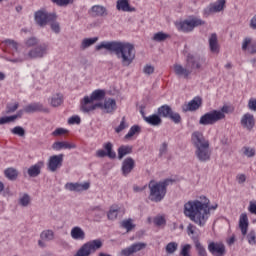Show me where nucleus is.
I'll use <instances>...</instances> for the list:
<instances>
[{
	"mask_svg": "<svg viewBox=\"0 0 256 256\" xmlns=\"http://www.w3.org/2000/svg\"><path fill=\"white\" fill-rule=\"evenodd\" d=\"M42 241H53L55 239V232L51 229L43 230L40 234Z\"/></svg>",
	"mask_w": 256,
	"mask_h": 256,
	"instance_id": "obj_36",
	"label": "nucleus"
},
{
	"mask_svg": "<svg viewBox=\"0 0 256 256\" xmlns=\"http://www.w3.org/2000/svg\"><path fill=\"white\" fill-rule=\"evenodd\" d=\"M201 25H205V21L199 18H192L191 20H184L183 22H180L178 29L179 31H183V33H191L195 27H201Z\"/></svg>",
	"mask_w": 256,
	"mask_h": 256,
	"instance_id": "obj_11",
	"label": "nucleus"
},
{
	"mask_svg": "<svg viewBox=\"0 0 256 256\" xmlns=\"http://www.w3.org/2000/svg\"><path fill=\"white\" fill-rule=\"evenodd\" d=\"M91 185L89 182H85L84 184H79V183H66L65 184V189L68 191H76L77 193L81 191H87Z\"/></svg>",
	"mask_w": 256,
	"mask_h": 256,
	"instance_id": "obj_24",
	"label": "nucleus"
},
{
	"mask_svg": "<svg viewBox=\"0 0 256 256\" xmlns=\"http://www.w3.org/2000/svg\"><path fill=\"white\" fill-rule=\"evenodd\" d=\"M192 145L195 148V156L200 163L211 161V148L209 140L205 139L202 132L195 131L191 136Z\"/></svg>",
	"mask_w": 256,
	"mask_h": 256,
	"instance_id": "obj_3",
	"label": "nucleus"
},
{
	"mask_svg": "<svg viewBox=\"0 0 256 256\" xmlns=\"http://www.w3.org/2000/svg\"><path fill=\"white\" fill-rule=\"evenodd\" d=\"M24 111L25 113H37V112L49 113L48 108L43 107V104L41 103L29 104L24 107Z\"/></svg>",
	"mask_w": 256,
	"mask_h": 256,
	"instance_id": "obj_23",
	"label": "nucleus"
},
{
	"mask_svg": "<svg viewBox=\"0 0 256 256\" xmlns=\"http://www.w3.org/2000/svg\"><path fill=\"white\" fill-rule=\"evenodd\" d=\"M91 109H102L106 113H113L117 111V101L113 98H108L104 103H96L91 105Z\"/></svg>",
	"mask_w": 256,
	"mask_h": 256,
	"instance_id": "obj_13",
	"label": "nucleus"
},
{
	"mask_svg": "<svg viewBox=\"0 0 256 256\" xmlns=\"http://www.w3.org/2000/svg\"><path fill=\"white\" fill-rule=\"evenodd\" d=\"M208 251L213 256H224L227 254V248L223 242L210 241L208 243Z\"/></svg>",
	"mask_w": 256,
	"mask_h": 256,
	"instance_id": "obj_15",
	"label": "nucleus"
},
{
	"mask_svg": "<svg viewBox=\"0 0 256 256\" xmlns=\"http://www.w3.org/2000/svg\"><path fill=\"white\" fill-rule=\"evenodd\" d=\"M99 41V37L93 38H84L80 44L81 51H85V49H89L92 45H95Z\"/></svg>",
	"mask_w": 256,
	"mask_h": 256,
	"instance_id": "obj_33",
	"label": "nucleus"
},
{
	"mask_svg": "<svg viewBox=\"0 0 256 256\" xmlns=\"http://www.w3.org/2000/svg\"><path fill=\"white\" fill-rule=\"evenodd\" d=\"M47 51H49V44L42 43L35 48L31 49L26 55L23 57H18L14 59H10L11 63H23V61H29L31 59H43L45 55H47Z\"/></svg>",
	"mask_w": 256,
	"mask_h": 256,
	"instance_id": "obj_5",
	"label": "nucleus"
},
{
	"mask_svg": "<svg viewBox=\"0 0 256 256\" xmlns=\"http://www.w3.org/2000/svg\"><path fill=\"white\" fill-rule=\"evenodd\" d=\"M166 253H168V255H173V253H175V251H177V249H179V244H177V242H169L166 247Z\"/></svg>",
	"mask_w": 256,
	"mask_h": 256,
	"instance_id": "obj_43",
	"label": "nucleus"
},
{
	"mask_svg": "<svg viewBox=\"0 0 256 256\" xmlns=\"http://www.w3.org/2000/svg\"><path fill=\"white\" fill-rule=\"evenodd\" d=\"M18 204L20 207H29L31 205V196L27 193L22 194L18 199Z\"/></svg>",
	"mask_w": 256,
	"mask_h": 256,
	"instance_id": "obj_38",
	"label": "nucleus"
},
{
	"mask_svg": "<svg viewBox=\"0 0 256 256\" xmlns=\"http://www.w3.org/2000/svg\"><path fill=\"white\" fill-rule=\"evenodd\" d=\"M174 73L177 75V77H183V79H189V76L191 73H193L189 66L185 64V66L181 64H174Z\"/></svg>",
	"mask_w": 256,
	"mask_h": 256,
	"instance_id": "obj_18",
	"label": "nucleus"
},
{
	"mask_svg": "<svg viewBox=\"0 0 256 256\" xmlns=\"http://www.w3.org/2000/svg\"><path fill=\"white\" fill-rule=\"evenodd\" d=\"M52 149H54V151H61V149H77V145L69 142H55L52 145Z\"/></svg>",
	"mask_w": 256,
	"mask_h": 256,
	"instance_id": "obj_30",
	"label": "nucleus"
},
{
	"mask_svg": "<svg viewBox=\"0 0 256 256\" xmlns=\"http://www.w3.org/2000/svg\"><path fill=\"white\" fill-rule=\"evenodd\" d=\"M90 14L92 17H107L109 10L103 5H94L90 9Z\"/></svg>",
	"mask_w": 256,
	"mask_h": 256,
	"instance_id": "obj_22",
	"label": "nucleus"
},
{
	"mask_svg": "<svg viewBox=\"0 0 256 256\" xmlns=\"http://www.w3.org/2000/svg\"><path fill=\"white\" fill-rule=\"evenodd\" d=\"M52 3L58 5V7H67V5H73L74 0H51Z\"/></svg>",
	"mask_w": 256,
	"mask_h": 256,
	"instance_id": "obj_46",
	"label": "nucleus"
},
{
	"mask_svg": "<svg viewBox=\"0 0 256 256\" xmlns=\"http://www.w3.org/2000/svg\"><path fill=\"white\" fill-rule=\"evenodd\" d=\"M137 133H141V127L139 125H134L130 128L129 132L125 135V139H131Z\"/></svg>",
	"mask_w": 256,
	"mask_h": 256,
	"instance_id": "obj_44",
	"label": "nucleus"
},
{
	"mask_svg": "<svg viewBox=\"0 0 256 256\" xmlns=\"http://www.w3.org/2000/svg\"><path fill=\"white\" fill-rule=\"evenodd\" d=\"M216 113L222 115L220 117V121H222V119H225V114L229 113V106L224 105L220 110H216Z\"/></svg>",
	"mask_w": 256,
	"mask_h": 256,
	"instance_id": "obj_54",
	"label": "nucleus"
},
{
	"mask_svg": "<svg viewBox=\"0 0 256 256\" xmlns=\"http://www.w3.org/2000/svg\"><path fill=\"white\" fill-rule=\"evenodd\" d=\"M135 169V160L131 157H128L122 162V175L127 177Z\"/></svg>",
	"mask_w": 256,
	"mask_h": 256,
	"instance_id": "obj_20",
	"label": "nucleus"
},
{
	"mask_svg": "<svg viewBox=\"0 0 256 256\" xmlns=\"http://www.w3.org/2000/svg\"><path fill=\"white\" fill-rule=\"evenodd\" d=\"M27 47H35V45H39V39L36 37H30L26 40Z\"/></svg>",
	"mask_w": 256,
	"mask_h": 256,
	"instance_id": "obj_51",
	"label": "nucleus"
},
{
	"mask_svg": "<svg viewBox=\"0 0 256 256\" xmlns=\"http://www.w3.org/2000/svg\"><path fill=\"white\" fill-rule=\"evenodd\" d=\"M143 73H145V75H153V73H155V67L153 65L147 64L143 68Z\"/></svg>",
	"mask_w": 256,
	"mask_h": 256,
	"instance_id": "obj_52",
	"label": "nucleus"
},
{
	"mask_svg": "<svg viewBox=\"0 0 256 256\" xmlns=\"http://www.w3.org/2000/svg\"><path fill=\"white\" fill-rule=\"evenodd\" d=\"M19 109V103L15 104H7L6 106V115H11V113H15Z\"/></svg>",
	"mask_w": 256,
	"mask_h": 256,
	"instance_id": "obj_47",
	"label": "nucleus"
},
{
	"mask_svg": "<svg viewBox=\"0 0 256 256\" xmlns=\"http://www.w3.org/2000/svg\"><path fill=\"white\" fill-rule=\"evenodd\" d=\"M4 175L7 177V179H10V181H15V179H17L18 173L15 168H8L5 170Z\"/></svg>",
	"mask_w": 256,
	"mask_h": 256,
	"instance_id": "obj_42",
	"label": "nucleus"
},
{
	"mask_svg": "<svg viewBox=\"0 0 256 256\" xmlns=\"http://www.w3.org/2000/svg\"><path fill=\"white\" fill-rule=\"evenodd\" d=\"M248 109H250V111H256V99L251 98L248 101Z\"/></svg>",
	"mask_w": 256,
	"mask_h": 256,
	"instance_id": "obj_60",
	"label": "nucleus"
},
{
	"mask_svg": "<svg viewBox=\"0 0 256 256\" xmlns=\"http://www.w3.org/2000/svg\"><path fill=\"white\" fill-rule=\"evenodd\" d=\"M120 227H122V229H126L127 233L135 229V225L133 224V220L131 219L123 220L120 224Z\"/></svg>",
	"mask_w": 256,
	"mask_h": 256,
	"instance_id": "obj_41",
	"label": "nucleus"
},
{
	"mask_svg": "<svg viewBox=\"0 0 256 256\" xmlns=\"http://www.w3.org/2000/svg\"><path fill=\"white\" fill-rule=\"evenodd\" d=\"M165 223H167V221L165 220V217H163V216H156L154 218V224L157 227H161V225H165Z\"/></svg>",
	"mask_w": 256,
	"mask_h": 256,
	"instance_id": "obj_53",
	"label": "nucleus"
},
{
	"mask_svg": "<svg viewBox=\"0 0 256 256\" xmlns=\"http://www.w3.org/2000/svg\"><path fill=\"white\" fill-rule=\"evenodd\" d=\"M63 157H65L63 154L51 156L48 160V171L55 173L57 169H61L63 166Z\"/></svg>",
	"mask_w": 256,
	"mask_h": 256,
	"instance_id": "obj_16",
	"label": "nucleus"
},
{
	"mask_svg": "<svg viewBox=\"0 0 256 256\" xmlns=\"http://www.w3.org/2000/svg\"><path fill=\"white\" fill-rule=\"evenodd\" d=\"M101 49L114 53L120 59L122 67H129L135 61V46L129 42L103 41L96 46V51Z\"/></svg>",
	"mask_w": 256,
	"mask_h": 256,
	"instance_id": "obj_2",
	"label": "nucleus"
},
{
	"mask_svg": "<svg viewBox=\"0 0 256 256\" xmlns=\"http://www.w3.org/2000/svg\"><path fill=\"white\" fill-rule=\"evenodd\" d=\"M117 11H123L124 13H133L135 7H131L129 0H117L116 1Z\"/></svg>",
	"mask_w": 256,
	"mask_h": 256,
	"instance_id": "obj_25",
	"label": "nucleus"
},
{
	"mask_svg": "<svg viewBox=\"0 0 256 256\" xmlns=\"http://www.w3.org/2000/svg\"><path fill=\"white\" fill-rule=\"evenodd\" d=\"M5 43H7V45H11L16 52L18 51L19 44H17V42H15L14 40L7 39Z\"/></svg>",
	"mask_w": 256,
	"mask_h": 256,
	"instance_id": "obj_61",
	"label": "nucleus"
},
{
	"mask_svg": "<svg viewBox=\"0 0 256 256\" xmlns=\"http://www.w3.org/2000/svg\"><path fill=\"white\" fill-rule=\"evenodd\" d=\"M241 125L244 129L251 131L255 127V117L251 113H246L241 118Z\"/></svg>",
	"mask_w": 256,
	"mask_h": 256,
	"instance_id": "obj_21",
	"label": "nucleus"
},
{
	"mask_svg": "<svg viewBox=\"0 0 256 256\" xmlns=\"http://www.w3.org/2000/svg\"><path fill=\"white\" fill-rule=\"evenodd\" d=\"M248 51H249V53H251V55H255V53H256V43L251 44L248 47Z\"/></svg>",
	"mask_w": 256,
	"mask_h": 256,
	"instance_id": "obj_64",
	"label": "nucleus"
},
{
	"mask_svg": "<svg viewBox=\"0 0 256 256\" xmlns=\"http://www.w3.org/2000/svg\"><path fill=\"white\" fill-rule=\"evenodd\" d=\"M104 149L97 150L96 156L103 159V157H109V159H117V153L113 151V144L111 142H107L104 144Z\"/></svg>",
	"mask_w": 256,
	"mask_h": 256,
	"instance_id": "obj_17",
	"label": "nucleus"
},
{
	"mask_svg": "<svg viewBox=\"0 0 256 256\" xmlns=\"http://www.w3.org/2000/svg\"><path fill=\"white\" fill-rule=\"evenodd\" d=\"M103 247L101 239H95L84 243L76 252L75 256H91Z\"/></svg>",
	"mask_w": 256,
	"mask_h": 256,
	"instance_id": "obj_8",
	"label": "nucleus"
},
{
	"mask_svg": "<svg viewBox=\"0 0 256 256\" xmlns=\"http://www.w3.org/2000/svg\"><path fill=\"white\" fill-rule=\"evenodd\" d=\"M67 133V130L64 128H57L54 132H52L53 137H58L59 135H65Z\"/></svg>",
	"mask_w": 256,
	"mask_h": 256,
	"instance_id": "obj_58",
	"label": "nucleus"
},
{
	"mask_svg": "<svg viewBox=\"0 0 256 256\" xmlns=\"http://www.w3.org/2000/svg\"><path fill=\"white\" fill-rule=\"evenodd\" d=\"M103 99H105V90H95L90 97L85 96L83 98L80 109L83 113H91V111H95V109H91V103L94 101H103Z\"/></svg>",
	"mask_w": 256,
	"mask_h": 256,
	"instance_id": "obj_7",
	"label": "nucleus"
},
{
	"mask_svg": "<svg viewBox=\"0 0 256 256\" xmlns=\"http://www.w3.org/2000/svg\"><path fill=\"white\" fill-rule=\"evenodd\" d=\"M172 183H174L173 179H166L160 182L151 180L148 184V188L150 190L148 199L154 203H161V201L165 199V195H167V187L172 185Z\"/></svg>",
	"mask_w": 256,
	"mask_h": 256,
	"instance_id": "obj_4",
	"label": "nucleus"
},
{
	"mask_svg": "<svg viewBox=\"0 0 256 256\" xmlns=\"http://www.w3.org/2000/svg\"><path fill=\"white\" fill-rule=\"evenodd\" d=\"M119 211H121V208L119 206H112L107 214V218L109 221H115L117 219V216L119 215Z\"/></svg>",
	"mask_w": 256,
	"mask_h": 256,
	"instance_id": "obj_39",
	"label": "nucleus"
},
{
	"mask_svg": "<svg viewBox=\"0 0 256 256\" xmlns=\"http://www.w3.org/2000/svg\"><path fill=\"white\" fill-rule=\"evenodd\" d=\"M133 153V146L129 145H122L118 148V159L121 161L123 157H126V155H131Z\"/></svg>",
	"mask_w": 256,
	"mask_h": 256,
	"instance_id": "obj_32",
	"label": "nucleus"
},
{
	"mask_svg": "<svg viewBox=\"0 0 256 256\" xmlns=\"http://www.w3.org/2000/svg\"><path fill=\"white\" fill-rule=\"evenodd\" d=\"M244 155H246V157H255V148L245 147Z\"/></svg>",
	"mask_w": 256,
	"mask_h": 256,
	"instance_id": "obj_56",
	"label": "nucleus"
},
{
	"mask_svg": "<svg viewBox=\"0 0 256 256\" xmlns=\"http://www.w3.org/2000/svg\"><path fill=\"white\" fill-rule=\"evenodd\" d=\"M204 202L199 200H190L184 204V215L189 217L190 221H193L198 227H205L209 217H211V211H215L218 204L212 206L209 205L210 201L204 196Z\"/></svg>",
	"mask_w": 256,
	"mask_h": 256,
	"instance_id": "obj_1",
	"label": "nucleus"
},
{
	"mask_svg": "<svg viewBox=\"0 0 256 256\" xmlns=\"http://www.w3.org/2000/svg\"><path fill=\"white\" fill-rule=\"evenodd\" d=\"M222 114L217 113V110H213L201 116L199 120L200 125H215V123L221 121Z\"/></svg>",
	"mask_w": 256,
	"mask_h": 256,
	"instance_id": "obj_14",
	"label": "nucleus"
},
{
	"mask_svg": "<svg viewBox=\"0 0 256 256\" xmlns=\"http://www.w3.org/2000/svg\"><path fill=\"white\" fill-rule=\"evenodd\" d=\"M248 211H250L252 215H256V202L250 201Z\"/></svg>",
	"mask_w": 256,
	"mask_h": 256,
	"instance_id": "obj_63",
	"label": "nucleus"
},
{
	"mask_svg": "<svg viewBox=\"0 0 256 256\" xmlns=\"http://www.w3.org/2000/svg\"><path fill=\"white\" fill-rule=\"evenodd\" d=\"M203 63H205V60H203V58H201L199 55L188 54L186 56V65L192 73L194 71H199V69L203 67Z\"/></svg>",
	"mask_w": 256,
	"mask_h": 256,
	"instance_id": "obj_12",
	"label": "nucleus"
},
{
	"mask_svg": "<svg viewBox=\"0 0 256 256\" xmlns=\"http://www.w3.org/2000/svg\"><path fill=\"white\" fill-rule=\"evenodd\" d=\"M13 135H18L19 137H25V129L21 126H16L11 130Z\"/></svg>",
	"mask_w": 256,
	"mask_h": 256,
	"instance_id": "obj_48",
	"label": "nucleus"
},
{
	"mask_svg": "<svg viewBox=\"0 0 256 256\" xmlns=\"http://www.w3.org/2000/svg\"><path fill=\"white\" fill-rule=\"evenodd\" d=\"M44 165H45V163L43 161H40V162L36 163L35 165H32L28 169L29 177H39V175H41V169H43Z\"/></svg>",
	"mask_w": 256,
	"mask_h": 256,
	"instance_id": "obj_27",
	"label": "nucleus"
},
{
	"mask_svg": "<svg viewBox=\"0 0 256 256\" xmlns=\"http://www.w3.org/2000/svg\"><path fill=\"white\" fill-rule=\"evenodd\" d=\"M69 125H79L81 123V118L79 116H72L68 120Z\"/></svg>",
	"mask_w": 256,
	"mask_h": 256,
	"instance_id": "obj_57",
	"label": "nucleus"
},
{
	"mask_svg": "<svg viewBox=\"0 0 256 256\" xmlns=\"http://www.w3.org/2000/svg\"><path fill=\"white\" fill-rule=\"evenodd\" d=\"M50 105L53 107H61V105H63V94L56 93L52 95L50 99Z\"/></svg>",
	"mask_w": 256,
	"mask_h": 256,
	"instance_id": "obj_35",
	"label": "nucleus"
},
{
	"mask_svg": "<svg viewBox=\"0 0 256 256\" xmlns=\"http://www.w3.org/2000/svg\"><path fill=\"white\" fill-rule=\"evenodd\" d=\"M167 39H169V34L164 32H157L152 37V41H156L157 43H163V41H167Z\"/></svg>",
	"mask_w": 256,
	"mask_h": 256,
	"instance_id": "obj_40",
	"label": "nucleus"
},
{
	"mask_svg": "<svg viewBox=\"0 0 256 256\" xmlns=\"http://www.w3.org/2000/svg\"><path fill=\"white\" fill-rule=\"evenodd\" d=\"M251 45V38H245L242 43V49L243 51H247V48Z\"/></svg>",
	"mask_w": 256,
	"mask_h": 256,
	"instance_id": "obj_62",
	"label": "nucleus"
},
{
	"mask_svg": "<svg viewBox=\"0 0 256 256\" xmlns=\"http://www.w3.org/2000/svg\"><path fill=\"white\" fill-rule=\"evenodd\" d=\"M15 117L12 116H4L0 118V125H7V123H14Z\"/></svg>",
	"mask_w": 256,
	"mask_h": 256,
	"instance_id": "obj_49",
	"label": "nucleus"
},
{
	"mask_svg": "<svg viewBox=\"0 0 256 256\" xmlns=\"http://www.w3.org/2000/svg\"><path fill=\"white\" fill-rule=\"evenodd\" d=\"M209 48L211 53H219V40L215 33H212L209 37Z\"/></svg>",
	"mask_w": 256,
	"mask_h": 256,
	"instance_id": "obj_29",
	"label": "nucleus"
},
{
	"mask_svg": "<svg viewBox=\"0 0 256 256\" xmlns=\"http://www.w3.org/2000/svg\"><path fill=\"white\" fill-rule=\"evenodd\" d=\"M225 7V0H218L214 4L210 5V11L212 13H219L220 11H223Z\"/></svg>",
	"mask_w": 256,
	"mask_h": 256,
	"instance_id": "obj_37",
	"label": "nucleus"
},
{
	"mask_svg": "<svg viewBox=\"0 0 256 256\" xmlns=\"http://www.w3.org/2000/svg\"><path fill=\"white\" fill-rule=\"evenodd\" d=\"M189 251H191V244H185L182 247L180 255H182V256H189Z\"/></svg>",
	"mask_w": 256,
	"mask_h": 256,
	"instance_id": "obj_55",
	"label": "nucleus"
},
{
	"mask_svg": "<svg viewBox=\"0 0 256 256\" xmlns=\"http://www.w3.org/2000/svg\"><path fill=\"white\" fill-rule=\"evenodd\" d=\"M129 125H127V122L125 121V117L122 118L120 125L115 128L116 133H121L124 129H127Z\"/></svg>",
	"mask_w": 256,
	"mask_h": 256,
	"instance_id": "obj_50",
	"label": "nucleus"
},
{
	"mask_svg": "<svg viewBox=\"0 0 256 256\" xmlns=\"http://www.w3.org/2000/svg\"><path fill=\"white\" fill-rule=\"evenodd\" d=\"M192 239H193V242L196 247V251H197L198 255L199 256H207V250L205 249L203 244H201V242H199V237L195 236Z\"/></svg>",
	"mask_w": 256,
	"mask_h": 256,
	"instance_id": "obj_34",
	"label": "nucleus"
},
{
	"mask_svg": "<svg viewBox=\"0 0 256 256\" xmlns=\"http://www.w3.org/2000/svg\"><path fill=\"white\" fill-rule=\"evenodd\" d=\"M201 97H195L187 105L183 106V111H197L201 107Z\"/></svg>",
	"mask_w": 256,
	"mask_h": 256,
	"instance_id": "obj_26",
	"label": "nucleus"
},
{
	"mask_svg": "<svg viewBox=\"0 0 256 256\" xmlns=\"http://www.w3.org/2000/svg\"><path fill=\"white\" fill-rule=\"evenodd\" d=\"M70 235L75 241H83L85 239V231L79 226L73 227Z\"/></svg>",
	"mask_w": 256,
	"mask_h": 256,
	"instance_id": "obj_28",
	"label": "nucleus"
},
{
	"mask_svg": "<svg viewBox=\"0 0 256 256\" xmlns=\"http://www.w3.org/2000/svg\"><path fill=\"white\" fill-rule=\"evenodd\" d=\"M159 117H164L165 119H170L173 123H181V115L174 112L171 106L165 104L158 108Z\"/></svg>",
	"mask_w": 256,
	"mask_h": 256,
	"instance_id": "obj_10",
	"label": "nucleus"
},
{
	"mask_svg": "<svg viewBox=\"0 0 256 256\" xmlns=\"http://www.w3.org/2000/svg\"><path fill=\"white\" fill-rule=\"evenodd\" d=\"M49 24L53 33H55L56 35H59V33H61V25L59 24V22H57V20L50 21Z\"/></svg>",
	"mask_w": 256,
	"mask_h": 256,
	"instance_id": "obj_45",
	"label": "nucleus"
},
{
	"mask_svg": "<svg viewBox=\"0 0 256 256\" xmlns=\"http://www.w3.org/2000/svg\"><path fill=\"white\" fill-rule=\"evenodd\" d=\"M144 121H146V123L152 125L153 127H158V125H161V123H163V120H161V117L157 114L151 116H144Z\"/></svg>",
	"mask_w": 256,
	"mask_h": 256,
	"instance_id": "obj_31",
	"label": "nucleus"
},
{
	"mask_svg": "<svg viewBox=\"0 0 256 256\" xmlns=\"http://www.w3.org/2000/svg\"><path fill=\"white\" fill-rule=\"evenodd\" d=\"M239 229L241 230V234L243 239H247L249 245H256V232L255 230H251L248 234L247 231L249 229V218L246 213H242L239 219Z\"/></svg>",
	"mask_w": 256,
	"mask_h": 256,
	"instance_id": "obj_6",
	"label": "nucleus"
},
{
	"mask_svg": "<svg viewBox=\"0 0 256 256\" xmlns=\"http://www.w3.org/2000/svg\"><path fill=\"white\" fill-rule=\"evenodd\" d=\"M145 247H147V244L143 242H138V243L132 244L128 248L123 249L121 251V255L130 256V255H133V253H137L138 251L145 249Z\"/></svg>",
	"mask_w": 256,
	"mask_h": 256,
	"instance_id": "obj_19",
	"label": "nucleus"
},
{
	"mask_svg": "<svg viewBox=\"0 0 256 256\" xmlns=\"http://www.w3.org/2000/svg\"><path fill=\"white\" fill-rule=\"evenodd\" d=\"M34 19L39 27H46L50 21H57V14L55 12L49 13L46 10H38L34 14Z\"/></svg>",
	"mask_w": 256,
	"mask_h": 256,
	"instance_id": "obj_9",
	"label": "nucleus"
},
{
	"mask_svg": "<svg viewBox=\"0 0 256 256\" xmlns=\"http://www.w3.org/2000/svg\"><path fill=\"white\" fill-rule=\"evenodd\" d=\"M236 180L239 183V185H243V183H245V181H247V176L245 174H238L236 176Z\"/></svg>",
	"mask_w": 256,
	"mask_h": 256,
	"instance_id": "obj_59",
	"label": "nucleus"
}]
</instances>
